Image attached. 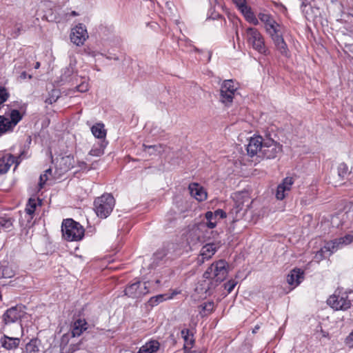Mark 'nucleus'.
I'll list each match as a JSON object with an SVG mask.
<instances>
[{"label": "nucleus", "instance_id": "f257e3e1", "mask_svg": "<svg viewBox=\"0 0 353 353\" xmlns=\"http://www.w3.org/2000/svg\"><path fill=\"white\" fill-rule=\"evenodd\" d=\"M228 274V263L225 260H219L211 264L203 273V278L211 279V284L218 285L223 282Z\"/></svg>", "mask_w": 353, "mask_h": 353}, {"label": "nucleus", "instance_id": "f03ea898", "mask_svg": "<svg viewBox=\"0 0 353 353\" xmlns=\"http://www.w3.org/2000/svg\"><path fill=\"white\" fill-rule=\"evenodd\" d=\"M210 235L215 238L216 236H218V232L209 231L205 229L204 223H199L188 230L186 241L190 246L195 245L197 243H202L210 240L211 239Z\"/></svg>", "mask_w": 353, "mask_h": 353}, {"label": "nucleus", "instance_id": "7ed1b4c3", "mask_svg": "<svg viewBox=\"0 0 353 353\" xmlns=\"http://www.w3.org/2000/svg\"><path fill=\"white\" fill-rule=\"evenodd\" d=\"M63 237L68 241H78L84 236V228L72 219H64L61 225Z\"/></svg>", "mask_w": 353, "mask_h": 353}, {"label": "nucleus", "instance_id": "20e7f679", "mask_svg": "<svg viewBox=\"0 0 353 353\" xmlns=\"http://www.w3.org/2000/svg\"><path fill=\"white\" fill-rule=\"evenodd\" d=\"M114 205L115 200L111 194H103L94 201V211L101 219L107 218L112 212Z\"/></svg>", "mask_w": 353, "mask_h": 353}, {"label": "nucleus", "instance_id": "39448f33", "mask_svg": "<svg viewBox=\"0 0 353 353\" xmlns=\"http://www.w3.org/2000/svg\"><path fill=\"white\" fill-rule=\"evenodd\" d=\"M283 146L275 141L271 133L268 131L264 134V141L261 150V157L266 159H272L277 157L281 153Z\"/></svg>", "mask_w": 353, "mask_h": 353}, {"label": "nucleus", "instance_id": "423d86ee", "mask_svg": "<svg viewBox=\"0 0 353 353\" xmlns=\"http://www.w3.org/2000/svg\"><path fill=\"white\" fill-rule=\"evenodd\" d=\"M149 292V282H141L137 279H135L132 283L128 284L124 290L125 295L132 299L141 298Z\"/></svg>", "mask_w": 353, "mask_h": 353}, {"label": "nucleus", "instance_id": "0eeeda50", "mask_svg": "<svg viewBox=\"0 0 353 353\" xmlns=\"http://www.w3.org/2000/svg\"><path fill=\"white\" fill-rule=\"evenodd\" d=\"M247 41L253 49L260 54H266L268 48L261 32L254 28H248L246 30Z\"/></svg>", "mask_w": 353, "mask_h": 353}, {"label": "nucleus", "instance_id": "6e6552de", "mask_svg": "<svg viewBox=\"0 0 353 353\" xmlns=\"http://www.w3.org/2000/svg\"><path fill=\"white\" fill-rule=\"evenodd\" d=\"M10 119L0 115V136L7 132L12 131L13 128L22 119L23 115L18 110H12L10 114Z\"/></svg>", "mask_w": 353, "mask_h": 353}, {"label": "nucleus", "instance_id": "1a4fd4ad", "mask_svg": "<svg viewBox=\"0 0 353 353\" xmlns=\"http://www.w3.org/2000/svg\"><path fill=\"white\" fill-rule=\"evenodd\" d=\"M327 302L336 310H346L351 307V301L347 299V292L341 296L333 294L329 297Z\"/></svg>", "mask_w": 353, "mask_h": 353}, {"label": "nucleus", "instance_id": "9d476101", "mask_svg": "<svg viewBox=\"0 0 353 353\" xmlns=\"http://www.w3.org/2000/svg\"><path fill=\"white\" fill-rule=\"evenodd\" d=\"M236 90L232 80L224 81L220 89V101L225 104L232 103Z\"/></svg>", "mask_w": 353, "mask_h": 353}, {"label": "nucleus", "instance_id": "9b49d317", "mask_svg": "<svg viewBox=\"0 0 353 353\" xmlns=\"http://www.w3.org/2000/svg\"><path fill=\"white\" fill-rule=\"evenodd\" d=\"M79 76L78 71L76 69L75 64L70 63L68 66L63 68L60 80L63 83H70L72 85L77 84L79 83Z\"/></svg>", "mask_w": 353, "mask_h": 353}, {"label": "nucleus", "instance_id": "f8f14e48", "mask_svg": "<svg viewBox=\"0 0 353 353\" xmlns=\"http://www.w3.org/2000/svg\"><path fill=\"white\" fill-rule=\"evenodd\" d=\"M177 245L173 243H169L166 245V246L163 248L157 250L153 256L154 262L159 263L161 261L164 260L165 259H172L177 256H179V253L174 254L171 252V250L175 252V248Z\"/></svg>", "mask_w": 353, "mask_h": 353}, {"label": "nucleus", "instance_id": "ddd939ff", "mask_svg": "<svg viewBox=\"0 0 353 353\" xmlns=\"http://www.w3.org/2000/svg\"><path fill=\"white\" fill-rule=\"evenodd\" d=\"M24 307L21 305H17L8 309L3 315V319L6 324L15 323L23 317L25 312Z\"/></svg>", "mask_w": 353, "mask_h": 353}, {"label": "nucleus", "instance_id": "4468645a", "mask_svg": "<svg viewBox=\"0 0 353 353\" xmlns=\"http://www.w3.org/2000/svg\"><path fill=\"white\" fill-rule=\"evenodd\" d=\"M88 37L85 26L82 23L78 24L70 34V40L75 45L82 46Z\"/></svg>", "mask_w": 353, "mask_h": 353}, {"label": "nucleus", "instance_id": "2eb2a0df", "mask_svg": "<svg viewBox=\"0 0 353 353\" xmlns=\"http://www.w3.org/2000/svg\"><path fill=\"white\" fill-rule=\"evenodd\" d=\"M219 246H216V243H208L203 245L200 251V254L196 259V263L198 265H202L206 260L212 258V256L216 253Z\"/></svg>", "mask_w": 353, "mask_h": 353}, {"label": "nucleus", "instance_id": "dca6fc26", "mask_svg": "<svg viewBox=\"0 0 353 353\" xmlns=\"http://www.w3.org/2000/svg\"><path fill=\"white\" fill-rule=\"evenodd\" d=\"M259 19L265 24V28L268 34L271 36L280 32V25L269 14L259 13Z\"/></svg>", "mask_w": 353, "mask_h": 353}, {"label": "nucleus", "instance_id": "f3484780", "mask_svg": "<svg viewBox=\"0 0 353 353\" xmlns=\"http://www.w3.org/2000/svg\"><path fill=\"white\" fill-rule=\"evenodd\" d=\"M263 141L264 136L259 135L250 138L247 145L248 154L251 157L255 155L261 157V150H262Z\"/></svg>", "mask_w": 353, "mask_h": 353}, {"label": "nucleus", "instance_id": "a211bd4d", "mask_svg": "<svg viewBox=\"0 0 353 353\" xmlns=\"http://www.w3.org/2000/svg\"><path fill=\"white\" fill-rule=\"evenodd\" d=\"M74 158L71 155H66L57 160L56 169L59 174H64L71 170L74 165Z\"/></svg>", "mask_w": 353, "mask_h": 353}, {"label": "nucleus", "instance_id": "6ab92c4d", "mask_svg": "<svg viewBox=\"0 0 353 353\" xmlns=\"http://www.w3.org/2000/svg\"><path fill=\"white\" fill-rule=\"evenodd\" d=\"M293 183L294 179L292 177H285L282 183L277 186L275 194L276 198L278 200H283L291 190Z\"/></svg>", "mask_w": 353, "mask_h": 353}, {"label": "nucleus", "instance_id": "aec40b11", "mask_svg": "<svg viewBox=\"0 0 353 353\" xmlns=\"http://www.w3.org/2000/svg\"><path fill=\"white\" fill-rule=\"evenodd\" d=\"M353 242V232L346 234L345 236L330 241V245H332V251L336 252L351 244Z\"/></svg>", "mask_w": 353, "mask_h": 353}, {"label": "nucleus", "instance_id": "412c9836", "mask_svg": "<svg viewBox=\"0 0 353 353\" xmlns=\"http://www.w3.org/2000/svg\"><path fill=\"white\" fill-rule=\"evenodd\" d=\"M304 279V271L294 268L287 276V282L290 285L298 286Z\"/></svg>", "mask_w": 353, "mask_h": 353}, {"label": "nucleus", "instance_id": "4be33fe9", "mask_svg": "<svg viewBox=\"0 0 353 353\" xmlns=\"http://www.w3.org/2000/svg\"><path fill=\"white\" fill-rule=\"evenodd\" d=\"M189 190L191 196L199 201H203L207 199V192L199 183H190Z\"/></svg>", "mask_w": 353, "mask_h": 353}, {"label": "nucleus", "instance_id": "5701e85b", "mask_svg": "<svg viewBox=\"0 0 353 353\" xmlns=\"http://www.w3.org/2000/svg\"><path fill=\"white\" fill-rule=\"evenodd\" d=\"M270 37L273 40L276 49L280 52V53L283 56L288 57L289 52L288 46L282 34H280V32L279 33L272 34Z\"/></svg>", "mask_w": 353, "mask_h": 353}, {"label": "nucleus", "instance_id": "b1692460", "mask_svg": "<svg viewBox=\"0 0 353 353\" xmlns=\"http://www.w3.org/2000/svg\"><path fill=\"white\" fill-rule=\"evenodd\" d=\"M20 343V339L17 337H10L3 334L0 337V344L6 350H14L18 347Z\"/></svg>", "mask_w": 353, "mask_h": 353}, {"label": "nucleus", "instance_id": "393cba45", "mask_svg": "<svg viewBox=\"0 0 353 353\" xmlns=\"http://www.w3.org/2000/svg\"><path fill=\"white\" fill-rule=\"evenodd\" d=\"M181 334L182 338L184 340L183 349L185 350V352L193 353V352L190 351V349L192 347L195 341L193 334L188 328L183 329L181 332Z\"/></svg>", "mask_w": 353, "mask_h": 353}, {"label": "nucleus", "instance_id": "a878e982", "mask_svg": "<svg viewBox=\"0 0 353 353\" xmlns=\"http://www.w3.org/2000/svg\"><path fill=\"white\" fill-rule=\"evenodd\" d=\"M88 323L85 319H77L72 326V336L76 337L79 336L83 331H85L88 328Z\"/></svg>", "mask_w": 353, "mask_h": 353}, {"label": "nucleus", "instance_id": "bb28decb", "mask_svg": "<svg viewBox=\"0 0 353 353\" xmlns=\"http://www.w3.org/2000/svg\"><path fill=\"white\" fill-rule=\"evenodd\" d=\"M13 155L11 154H5L0 157V174L6 173L10 166L14 164Z\"/></svg>", "mask_w": 353, "mask_h": 353}, {"label": "nucleus", "instance_id": "cd10ccee", "mask_svg": "<svg viewBox=\"0 0 353 353\" xmlns=\"http://www.w3.org/2000/svg\"><path fill=\"white\" fill-rule=\"evenodd\" d=\"M160 343L158 341L151 340L142 345L137 353H154L159 350Z\"/></svg>", "mask_w": 353, "mask_h": 353}, {"label": "nucleus", "instance_id": "c85d7f7f", "mask_svg": "<svg viewBox=\"0 0 353 353\" xmlns=\"http://www.w3.org/2000/svg\"><path fill=\"white\" fill-rule=\"evenodd\" d=\"M108 144V142L106 140L98 141L90 150L89 154L94 157H101L104 154V149Z\"/></svg>", "mask_w": 353, "mask_h": 353}, {"label": "nucleus", "instance_id": "c756f323", "mask_svg": "<svg viewBox=\"0 0 353 353\" xmlns=\"http://www.w3.org/2000/svg\"><path fill=\"white\" fill-rule=\"evenodd\" d=\"M91 132L94 137L97 138L99 141L105 140L106 130L103 123H96L91 128Z\"/></svg>", "mask_w": 353, "mask_h": 353}, {"label": "nucleus", "instance_id": "7c9ffc66", "mask_svg": "<svg viewBox=\"0 0 353 353\" xmlns=\"http://www.w3.org/2000/svg\"><path fill=\"white\" fill-rule=\"evenodd\" d=\"M334 252V251H332V245H330V241H327L325 243V245L316 253L314 259L317 261H321L326 258V253H328V255L330 256Z\"/></svg>", "mask_w": 353, "mask_h": 353}, {"label": "nucleus", "instance_id": "2f4dec72", "mask_svg": "<svg viewBox=\"0 0 353 353\" xmlns=\"http://www.w3.org/2000/svg\"><path fill=\"white\" fill-rule=\"evenodd\" d=\"M41 204V200L39 198H30L28 199V203L26 204V207L25 209V212L30 216V218L32 219L33 218V215L34 214L37 205Z\"/></svg>", "mask_w": 353, "mask_h": 353}, {"label": "nucleus", "instance_id": "473e14b6", "mask_svg": "<svg viewBox=\"0 0 353 353\" xmlns=\"http://www.w3.org/2000/svg\"><path fill=\"white\" fill-rule=\"evenodd\" d=\"M41 341L37 338L32 339L26 345V353H39Z\"/></svg>", "mask_w": 353, "mask_h": 353}, {"label": "nucleus", "instance_id": "72a5a7b5", "mask_svg": "<svg viewBox=\"0 0 353 353\" xmlns=\"http://www.w3.org/2000/svg\"><path fill=\"white\" fill-rule=\"evenodd\" d=\"M205 218L207 220L206 223H204L205 225V229H213L216 225V219L214 217V214H212V212L208 211L205 214Z\"/></svg>", "mask_w": 353, "mask_h": 353}, {"label": "nucleus", "instance_id": "f704fd0d", "mask_svg": "<svg viewBox=\"0 0 353 353\" xmlns=\"http://www.w3.org/2000/svg\"><path fill=\"white\" fill-rule=\"evenodd\" d=\"M14 276V272L11 267L7 265L1 264L0 278L10 279Z\"/></svg>", "mask_w": 353, "mask_h": 353}, {"label": "nucleus", "instance_id": "c9c22d12", "mask_svg": "<svg viewBox=\"0 0 353 353\" xmlns=\"http://www.w3.org/2000/svg\"><path fill=\"white\" fill-rule=\"evenodd\" d=\"M13 219L10 217H0V230L10 231L12 228Z\"/></svg>", "mask_w": 353, "mask_h": 353}, {"label": "nucleus", "instance_id": "e433bc0d", "mask_svg": "<svg viewBox=\"0 0 353 353\" xmlns=\"http://www.w3.org/2000/svg\"><path fill=\"white\" fill-rule=\"evenodd\" d=\"M143 147L144 148V151H148L150 155L160 154L162 151V145L161 144L151 145H147L145 144H143Z\"/></svg>", "mask_w": 353, "mask_h": 353}, {"label": "nucleus", "instance_id": "4c0bfd02", "mask_svg": "<svg viewBox=\"0 0 353 353\" xmlns=\"http://www.w3.org/2000/svg\"><path fill=\"white\" fill-rule=\"evenodd\" d=\"M165 294H159L154 296L151 297L148 301V305L150 306L151 307H153L157 305H159L160 303H162L163 301L165 300Z\"/></svg>", "mask_w": 353, "mask_h": 353}, {"label": "nucleus", "instance_id": "58836bf2", "mask_svg": "<svg viewBox=\"0 0 353 353\" xmlns=\"http://www.w3.org/2000/svg\"><path fill=\"white\" fill-rule=\"evenodd\" d=\"M338 175L341 179H345V177L350 174L348 171V166L345 163H341L337 168Z\"/></svg>", "mask_w": 353, "mask_h": 353}, {"label": "nucleus", "instance_id": "ea45409f", "mask_svg": "<svg viewBox=\"0 0 353 353\" xmlns=\"http://www.w3.org/2000/svg\"><path fill=\"white\" fill-rule=\"evenodd\" d=\"M79 84L77 85L74 88L75 90L79 92H85L88 90V83L81 77H79Z\"/></svg>", "mask_w": 353, "mask_h": 353}, {"label": "nucleus", "instance_id": "a19ab883", "mask_svg": "<svg viewBox=\"0 0 353 353\" xmlns=\"http://www.w3.org/2000/svg\"><path fill=\"white\" fill-rule=\"evenodd\" d=\"M243 204L237 202H234L232 208L230 210L228 215L230 216L233 220L237 218L238 214L242 210Z\"/></svg>", "mask_w": 353, "mask_h": 353}, {"label": "nucleus", "instance_id": "79ce46f5", "mask_svg": "<svg viewBox=\"0 0 353 353\" xmlns=\"http://www.w3.org/2000/svg\"><path fill=\"white\" fill-rule=\"evenodd\" d=\"M243 16L245 17V19L248 21H251L252 19L255 18L253 12L252 11V9L250 6L247 5V10H244L243 11H240Z\"/></svg>", "mask_w": 353, "mask_h": 353}, {"label": "nucleus", "instance_id": "37998d69", "mask_svg": "<svg viewBox=\"0 0 353 353\" xmlns=\"http://www.w3.org/2000/svg\"><path fill=\"white\" fill-rule=\"evenodd\" d=\"M239 11L247 10V0H232Z\"/></svg>", "mask_w": 353, "mask_h": 353}, {"label": "nucleus", "instance_id": "c03bdc74", "mask_svg": "<svg viewBox=\"0 0 353 353\" xmlns=\"http://www.w3.org/2000/svg\"><path fill=\"white\" fill-rule=\"evenodd\" d=\"M92 339L93 336H91V335H89L88 336H84L83 338H82L79 342H82V345L81 346L82 347H82L81 350H85L87 351H90L91 349H92V346L90 345L89 343H88V341L90 339Z\"/></svg>", "mask_w": 353, "mask_h": 353}, {"label": "nucleus", "instance_id": "a18cd8bd", "mask_svg": "<svg viewBox=\"0 0 353 353\" xmlns=\"http://www.w3.org/2000/svg\"><path fill=\"white\" fill-rule=\"evenodd\" d=\"M92 339L93 336H91V335H89L88 336H84L83 338H82L79 342H82V345L81 346L82 347H82L81 350H85L87 351H90L91 349H92V346L90 345L89 343H88V341L90 339Z\"/></svg>", "mask_w": 353, "mask_h": 353}, {"label": "nucleus", "instance_id": "49530a36", "mask_svg": "<svg viewBox=\"0 0 353 353\" xmlns=\"http://www.w3.org/2000/svg\"><path fill=\"white\" fill-rule=\"evenodd\" d=\"M202 307V310L203 312H208V313H211L214 310V302L212 301H208L206 303H204L203 305H201Z\"/></svg>", "mask_w": 353, "mask_h": 353}, {"label": "nucleus", "instance_id": "de8ad7c7", "mask_svg": "<svg viewBox=\"0 0 353 353\" xmlns=\"http://www.w3.org/2000/svg\"><path fill=\"white\" fill-rule=\"evenodd\" d=\"M23 31H25V30L23 29L22 24L21 23H16L14 26V30L12 32L11 35L13 38H17L21 33V32H23Z\"/></svg>", "mask_w": 353, "mask_h": 353}, {"label": "nucleus", "instance_id": "09e8293b", "mask_svg": "<svg viewBox=\"0 0 353 353\" xmlns=\"http://www.w3.org/2000/svg\"><path fill=\"white\" fill-rule=\"evenodd\" d=\"M52 174V169L51 168H48L47 169L46 171H45V173L41 174L40 176V178H39V180H40V182H39V185L41 187L43 186V185L45 184L46 181L48 180V174Z\"/></svg>", "mask_w": 353, "mask_h": 353}, {"label": "nucleus", "instance_id": "8fccbe9b", "mask_svg": "<svg viewBox=\"0 0 353 353\" xmlns=\"http://www.w3.org/2000/svg\"><path fill=\"white\" fill-rule=\"evenodd\" d=\"M81 345L82 342L79 341L77 343L71 344L68 349V353H74L77 350H81V348L83 347L82 346H81Z\"/></svg>", "mask_w": 353, "mask_h": 353}, {"label": "nucleus", "instance_id": "3c124183", "mask_svg": "<svg viewBox=\"0 0 353 353\" xmlns=\"http://www.w3.org/2000/svg\"><path fill=\"white\" fill-rule=\"evenodd\" d=\"M236 285V282L234 280H230L225 283V288L227 290L228 293H230Z\"/></svg>", "mask_w": 353, "mask_h": 353}, {"label": "nucleus", "instance_id": "603ef678", "mask_svg": "<svg viewBox=\"0 0 353 353\" xmlns=\"http://www.w3.org/2000/svg\"><path fill=\"white\" fill-rule=\"evenodd\" d=\"M212 214H214V217L216 219L217 217L219 219H224L227 216V214L225 211L221 209H218L215 210Z\"/></svg>", "mask_w": 353, "mask_h": 353}, {"label": "nucleus", "instance_id": "864d4df0", "mask_svg": "<svg viewBox=\"0 0 353 353\" xmlns=\"http://www.w3.org/2000/svg\"><path fill=\"white\" fill-rule=\"evenodd\" d=\"M78 167L80 170L82 171H88L90 170V168L88 167V164L85 161H79Z\"/></svg>", "mask_w": 353, "mask_h": 353}, {"label": "nucleus", "instance_id": "5fc2aeb1", "mask_svg": "<svg viewBox=\"0 0 353 353\" xmlns=\"http://www.w3.org/2000/svg\"><path fill=\"white\" fill-rule=\"evenodd\" d=\"M19 78L22 80H24L27 78L30 79H32V75L28 74L26 72L24 71L21 73V74L19 75Z\"/></svg>", "mask_w": 353, "mask_h": 353}, {"label": "nucleus", "instance_id": "6e6d98bb", "mask_svg": "<svg viewBox=\"0 0 353 353\" xmlns=\"http://www.w3.org/2000/svg\"><path fill=\"white\" fill-rule=\"evenodd\" d=\"M13 158H14V159H13L14 164H15V167H17L21 163L20 157H15L13 155Z\"/></svg>", "mask_w": 353, "mask_h": 353}, {"label": "nucleus", "instance_id": "4d7b16f0", "mask_svg": "<svg viewBox=\"0 0 353 353\" xmlns=\"http://www.w3.org/2000/svg\"><path fill=\"white\" fill-rule=\"evenodd\" d=\"M105 58L107 59H109V60H111V59H114L115 61H119V57L117 55H114V56H105Z\"/></svg>", "mask_w": 353, "mask_h": 353}, {"label": "nucleus", "instance_id": "13d9d810", "mask_svg": "<svg viewBox=\"0 0 353 353\" xmlns=\"http://www.w3.org/2000/svg\"><path fill=\"white\" fill-rule=\"evenodd\" d=\"M56 101H57V99H53L49 98L46 100V102L50 104H52V103L55 102Z\"/></svg>", "mask_w": 353, "mask_h": 353}, {"label": "nucleus", "instance_id": "bf43d9fd", "mask_svg": "<svg viewBox=\"0 0 353 353\" xmlns=\"http://www.w3.org/2000/svg\"><path fill=\"white\" fill-rule=\"evenodd\" d=\"M347 339L353 342V332H351L350 334L348 336Z\"/></svg>", "mask_w": 353, "mask_h": 353}, {"label": "nucleus", "instance_id": "052dcab7", "mask_svg": "<svg viewBox=\"0 0 353 353\" xmlns=\"http://www.w3.org/2000/svg\"><path fill=\"white\" fill-rule=\"evenodd\" d=\"M307 3H308L306 1V0H303V1H302V3H301V8H302V7H306V6H307Z\"/></svg>", "mask_w": 353, "mask_h": 353}, {"label": "nucleus", "instance_id": "680f3d73", "mask_svg": "<svg viewBox=\"0 0 353 353\" xmlns=\"http://www.w3.org/2000/svg\"><path fill=\"white\" fill-rule=\"evenodd\" d=\"M250 22L253 23L254 25H257L258 24V19L254 18V19H252Z\"/></svg>", "mask_w": 353, "mask_h": 353}, {"label": "nucleus", "instance_id": "e2e57ef3", "mask_svg": "<svg viewBox=\"0 0 353 353\" xmlns=\"http://www.w3.org/2000/svg\"><path fill=\"white\" fill-rule=\"evenodd\" d=\"M40 65H41V64H40V63H39V62H36V63H35V65H34V68L35 69H38V68H39Z\"/></svg>", "mask_w": 353, "mask_h": 353}, {"label": "nucleus", "instance_id": "0e129e2a", "mask_svg": "<svg viewBox=\"0 0 353 353\" xmlns=\"http://www.w3.org/2000/svg\"><path fill=\"white\" fill-rule=\"evenodd\" d=\"M71 15H72V16H77V15H78V14H77V12L76 11H72V12H71Z\"/></svg>", "mask_w": 353, "mask_h": 353}, {"label": "nucleus", "instance_id": "69168bd1", "mask_svg": "<svg viewBox=\"0 0 353 353\" xmlns=\"http://www.w3.org/2000/svg\"><path fill=\"white\" fill-rule=\"evenodd\" d=\"M259 328V326H256L255 328L253 330V332L255 333L256 332V330Z\"/></svg>", "mask_w": 353, "mask_h": 353}, {"label": "nucleus", "instance_id": "338daca9", "mask_svg": "<svg viewBox=\"0 0 353 353\" xmlns=\"http://www.w3.org/2000/svg\"><path fill=\"white\" fill-rule=\"evenodd\" d=\"M211 56H212V53H211V52H209L208 61H210V59H211Z\"/></svg>", "mask_w": 353, "mask_h": 353}, {"label": "nucleus", "instance_id": "774afa93", "mask_svg": "<svg viewBox=\"0 0 353 353\" xmlns=\"http://www.w3.org/2000/svg\"><path fill=\"white\" fill-rule=\"evenodd\" d=\"M194 50L196 51V52H200V50L198 49L197 48H194Z\"/></svg>", "mask_w": 353, "mask_h": 353}]
</instances>
